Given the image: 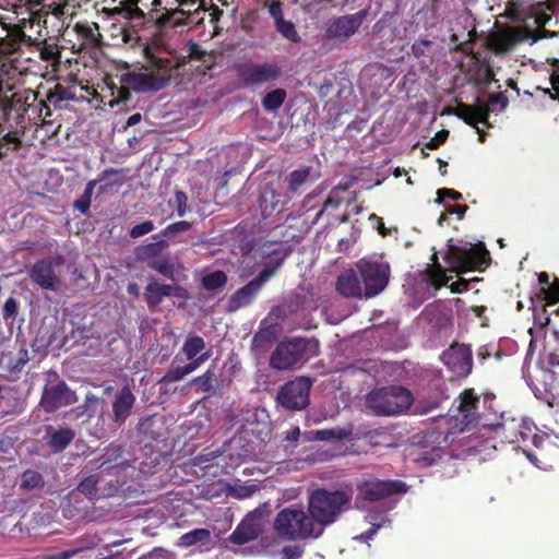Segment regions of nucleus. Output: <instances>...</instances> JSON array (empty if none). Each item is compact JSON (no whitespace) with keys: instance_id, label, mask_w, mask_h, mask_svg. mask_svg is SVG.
Wrapping results in <instances>:
<instances>
[{"instance_id":"nucleus-9","label":"nucleus","mask_w":559,"mask_h":559,"mask_svg":"<svg viewBox=\"0 0 559 559\" xmlns=\"http://www.w3.org/2000/svg\"><path fill=\"white\" fill-rule=\"evenodd\" d=\"M532 432L533 451H524L526 457L537 467L548 469L559 460V436L538 429L535 425Z\"/></svg>"},{"instance_id":"nucleus-19","label":"nucleus","mask_w":559,"mask_h":559,"mask_svg":"<svg viewBox=\"0 0 559 559\" xmlns=\"http://www.w3.org/2000/svg\"><path fill=\"white\" fill-rule=\"evenodd\" d=\"M442 360L454 377H466L472 370V350L467 345H452L442 354Z\"/></svg>"},{"instance_id":"nucleus-44","label":"nucleus","mask_w":559,"mask_h":559,"mask_svg":"<svg viewBox=\"0 0 559 559\" xmlns=\"http://www.w3.org/2000/svg\"><path fill=\"white\" fill-rule=\"evenodd\" d=\"M155 228L154 224L151 221L143 222L139 225H135L130 230V236L132 238H139L146 234H150Z\"/></svg>"},{"instance_id":"nucleus-55","label":"nucleus","mask_w":559,"mask_h":559,"mask_svg":"<svg viewBox=\"0 0 559 559\" xmlns=\"http://www.w3.org/2000/svg\"><path fill=\"white\" fill-rule=\"evenodd\" d=\"M448 135H449V131H447V130H442V131L438 132L436 134V136L432 138L427 143V147H429L431 150L437 148L440 144H442L447 140Z\"/></svg>"},{"instance_id":"nucleus-33","label":"nucleus","mask_w":559,"mask_h":559,"mask_svg":"<svg viewBox=\"0 0 559 559\" xmlns=\"http://www.w3.org/2000/svg\"><path fill=\"white\" fill-rule=\"evenodd\" d=\"M365 519L372 526V528L369 532L355 536V539L360 542H367L371 539L380 527L390 522L386 513L383 511L369 512Z\"/></svg>"},{"instance_id":"nucleus-3","label":"nucleus","mask_w":559,"mask_h":559,"mask_svg":"<svg viewBox=\"0 0 559 559\" xmlns=\"http://www.w3.org/2000/svg\"><path fill=\"white\" fill-rule=\"evenodd\" d=\"M353 499L352 490H313L307 500V509L322 536L325 527L335 523L340 515L349 509Z\"/></svg>"},{"instance_id":"nucleus-64","label":"nucleus","mask_w":559,"mask_h":559,"mask_svg":"<svg viewBox=\"0 0 559 559\" xmlns=\"http://www.w3.org/2000/svg\"><path fill=\"white\" fill-rule=\"evenodd\" d=\"M130 93L127 88L120 87L117 91V100L118 102H126L129 99Z\"/></svg>"},{"instance_id":"nucleus-47","label":"nucleus","mask_w":559,"mask_h":559,"mask_svg":"<svg viewBox=\"0 0 559 559\" xmlns=\"http://www.w3.org/2000/svg\"><path fill=\"white\" fill-rule=\"evenodd\" d=\"M152 5L155 10H163L164 12L158 16V20L162 23H169V21H164V16L168 10L176 9L177 3H171L170 0H153Z\"/></svg>"},{"instance_id":"nucleus-38","label":"nucleus","mask_w":559,"mask_h":559,"mask_svg":"<svg viewBox=\"0 0 559 559\" xmlns=\"http://www.w3.org/2000/svg\"><path fill=\"white\" fill-rule=\"evenodd\" d=\"M44 485L43 476L37 471L27 469L22 475L21 488L33 490Z\"/></svg>"},{"instance_id":"nucleus-29","label":"nucleus","mask_w":559,"mask_h":559,"mask_svg":"<svg viewBox=\"0 0 559 559\" xmlns=\"http://www.w3.org/2000/svg\"><path fill=\"white\" fill-rule=\"evenodd\" d=\"M209 357L210 355L207 353H204L185 366L174 367L166 372L162 380L164 382H177L185 376L197 370L202 364H204L209 359Z\"/></svg>"},{"instance_id":"nucleus-22","label":"nucleus","mask_w":559,"mask_h":559,"mask_svg":"<svg viewBox=\"0 0 559 559\" xmlns=\"http://www.w3.org/2000/svg\"><path fill=\"white\" fill-rule=\"evenodd\" d=\"M31 278L43 289L58 292L61 281L56 275L52 264L49 261H38L29 272Z\"/></svg>"},{"instance_id":"nucleus-63","label":"nucleus","mask_w":559,"mask_h":559,"mask_svg":"<svg viewBox=\"0 0 559 559\" xmlns=\"http://www.w3.org/2000/svg\"><path fill=\"white\" fill-rule=\"evenodd\" d=\"M549 362L551 367L555 368L554 372L559 376V354H551Z\"/></svg>"},{"instance_id":"nucleus-24","label":"nucleus","mask_w":559,"mask_h":559,"mask_svg":"<svg viewBox=\"0 0 559 559\" xmlns=\"http://www.w3.org/2000/svg\"><path fill=\"white\" fill-rule=\"evenodd\" d=\"M167 296L185 298L187 293L178 286L164 285L157 282H152L146 286L145 300L150 308L157 307L162 302L163 298Z\"/></svg>"},{"instance_id":"nucleus-7","label":"nucleus","mask_w":559,"mask_h":559,"mask_svg":"<svg viewBox=\"0 0 559 559\" xmlns=\"http://www.w3.org/2000/svg\"><path fill=\"white\" fill-rule=\"evenodd\" d=\"M413 395L409 390L392 385L371 391L366 399L367 406L377 415L394 416L409 408Z\"/></svg>"},{"instance_id":"nucleus-46","label":"nucleus","mask_w":559,"mask_h":559,"mask_svg":"<svg viewBox=\"0 0 559 559\" xmlns=\"http://www.w3.org/2000/svg\"><path fill=\"white\" fill-rule=\"evenodd\" d=\"M304 547L299 545L284 546L281 554L282 559H299L304 555Z\"/></svg>"},{"instance_id":"nucleus-32","label":"nucleus","mask_w":559,"mask_h":559,"mask_svg":"<svg viewBox=\"0 0 559 559\" xmlns=\"http://www.w3.org/2000/svg\"><path fill=\"white\" fill-rule=\"evenodd\" d=\"M352 435V430L345 428H333V429H321L310 431L306 433V439L319 440V441H331V440H344L348 439Z\"/></svg>"},{"instance_id":"nucleus-11","label":"nucleus","mask_w":559,"mask_h":559,"mask_svg":"<svg viewBox=\"0 0 559 559\" xmlns=\"http://www.w3.org/2000/svg\"><path fill=\"white\" fill-rule=\"evenodd\" d=\"M368 16L367 10L345 14L333 19L325 29V38L344 44L354 36Z\"/></svg>"},{"instance_id":"nucleus-6","label":"nucleus","mask_w":559,"mask_h":559,"mask_svg":"<svg viewBox=\"0 0 559 559\" xmlns=\"http://www.w3.org/2000/svg\"><path fill=\"white\" fill-rule=\"evenodd\" d=\"M177 3L176 9L168 10L164 16V21H169L175 26L188 25L199 26L209 16L210 23L214 27L213 35L219 33L217 21L222 11L217 8L209 10L205 0H170Z\"/></svg>"},{"instance_id":"nucleus-15","label":"nucleus","mask_w":559,"mask_h":559,"mask_svg":"<svg viewBox=\"0 0 559 559\" xmlns=\"http://www.w3.org/2000/svg\"><path fill=\"white\" fill-rule=\"evenodd\" d=\"M478 399L471 390L464 391L454 402L455 414L451 416L454 420L453 429L455 431H465L469 429L477 419Z\"/></svg>"},{"instance_id":"nucleus-27","label":"nucleus","mask_w":559,"mask_h":559,"mask_svg":"<svg viewBox=\"0 0 559 559\" xmlns=\"http://www.w3.org/2000/svg\"><path fill=\"white\" fill-rule=\"evenodd\" d=\"M206 547L213 545L212 532L207 528H195L181 535L177 542V546L187 548L191 546Z\"/></svg>"},{"instance_id":"nucleus-61","label":"nucleus","mask_w":559,"mask_h":559,"mask_svg":"<svg viewBox=\"0 0 559 559\" xmlns=\"http://www.w3.org/2000/svg\"><path fill=\"white\" fill-rule=\"evenodd\" d=\"M300 436L299 427H294L287 431L285 439L288 441H297Z\"/></svg>"},{"instance_id":"nucleus-34","label":"nucleus","mask_w":559,"mask_h":559,"mask_svg":"<svg viewBox=\"0 0 559 559\" xmlns=\"http://www.w3.org/2000/svg\"><path fill=\"white\" fill-rule=\"evenodd\" d=\"M286 96L285 90H273L264 96L262 105L266 111H276L284 104Z\"/></svg>"},{"instance_id":"nucleus-25","label":"nucleus","mask_w":559,"mask_h":559,"mask_svg":"<svg viewBox=\"0 0 559 559\" xmlns=\"http://www.w3.org/2000/svg\"><path fill=\"white\" fill-rule=\"evenodd\" d=\"M135 403V396L128 386H124L115 397L112 413L115 421L120 426L124 424Z\"/></svg>"},{"instance_id":"nucleus-5","label":"nucleus","mask_w":559,"mask_h":559,"mask_svg":"<svg viewBox=\"0 0 559 559\" xmlns=\"http://www.w3.org/2000/svg\"><path fill=\"white\" fill-rule=\"evenodd\" d=\"M491 441L495 443L491 448L497 449L498 445L513 444L527 440L534 428V423L524 419L518 412L512 408L502 409L499 405L491 403Z\"/></svg>"},{"instance_id":"nucleus-36","label":"nucleus","mask_w":559,"mask_h":559,"mask_svg":"<svg viewBox=\"0 0 559 559\" xmlns=\"http://www.w3.org/2000/svg\"><path fill=\"white\" fill-rule=\"evenodd\" d=\"M205 348V343L200 336H192L186 340L182 346V352L186 355L187 359L194 360L198 358L199 354L203 352Z\"/></svg>"},{"instance_id":"nucleus-26","label":"nucleus","mask_w":559,"mask_h":559,"mask_svg":"<svg viewBox=\"0 0 559 559\" xmlns=\"http://www.w3.org/2000/svg\"><path fill=\"white\" fill-rule=\"evenodd\" d=\"M148 265L154 271L170 280H178L183 274L182 265L177 261V259L169 257L153 259L150 261Z\"/></svg>"},{"instance_id":"nucleus-23","label":"nucleus","mask_w":559,"mask_h":559,"mask_svg":"<svg viewBox=\"0 0 559 559\" xmlns=\"http://www.w3.org/2000/svg\"><path fill=\"white\" fill-rule=\"evenodd\" d=\"M336 290L344 297L365 298L361 278L354 270H346L338 275Z\"/></svg>"},{"instance_id":"nucleus-28","label":"nucleus","mask_w":559,"mask_h":559,"mask_svg":"<svg viewBox=\"0 0 559 559\" xmlns=\"http://www.w3.org/2000/svg\"><path fill=\"white\" fill-rule=\"evenodd\" d=\"M118 4L114 8L104 9V12L110 16L122 15L126 20L142 19L143 12L138 7L140 0H111Z\"/></svg>"},{"instance_id":"nucleus-13","label":"nucleus","mask_w":559,"mask_h":559,"mask_svg":"<svg viewBox=\"0 0 559 559\" xmlns=\"http://www.w3.org/2000/svg\"><path fill=\"white\" fill-rule=\"evenodd\" d=\"M311 384V380L306 377L287 382L277 394L280 404L288 409L305 408L309 404Z\"/></svg>"},{"instance_id":"nucleus-8","label":"nucleus","mask_w":559,"mask_h":559,"mask_svg":"<svg viewBox=\"0 0 559 559\" xmlns=\"http://www.w3.org/2000/svg\"><path fill=\"white\" fill-rule=\"evenodd\" d=\"M365 289V298H372L385 289L390 265L382 258H364L356 263Z\"/></svg>"},{"instance_id":"nucleus-40","label":"nucleus","mask_w":559,"mask_h":559,"mask_svg":"<svg viewBox=\"0 0 559 559\" xmlns=\"http://www.w3.org/2000/svg\"><path fill=\"white\" fill-rule=\"evenodd\" d=\"M227 277L224 272L215 271L210 274H206L202 278L203 286L209 290H214L219 288L226 284Z\"/></svg>"},{"instance_id":"nucleus-37","label":"nucleus","mask_w":559,"mask_h":559,"mask_svg":"<svg viewBox=\"0 0 559 559\" xmlns=\"http://www.w3.org/2000/svg\"><path fill=\"white\" fill-rule=\"evenodd\" d=\"M536 301H538L536 297H531L534 323L540 328L547 326L550 323V312L548 311V307H551V305L543 301L540 308H537Z\"/></svg>"},{"instance_id":"nucleus-48","label":"nucleus","mask_w":559,"mask_h":559,"mask_svg":"<svg viewBox=\"0 0 559 559\" xmlns=\"http://www.w3.org/2000/svg\"><path fill=\"white\" fill-rule=\"evenodd\" d=\"M212 378L213 373L211 370H207L205 373H203L200 377L194 378L191 383L197 385L202 391H209L212 388Z\"/></svg>"},{"instance_id":"nucleus-35","label":"nucleus","mask_w":559,"mask_h":559,"mask_svg":"<svg viewBox=\"0 0 559 559\" xmlns=\"http://www.w3.org/2000/svg\"><path fill=\"white\" fill-rule=\"evenodd\" d=\"M535 297L538 301H545L551 306H555L557 302H559V278H555V281L548 287H542Z\"/></svg>"},{"instance_id":"nucleus-12","label":"nucleus","mask_w":559,"mask_h":559,"mask_svg":"<svg viewBox=\"0 0 559 559\" xmlns=\"http://www.w3.org/2000/svg\"><path fill=\"white\" fill-rule=\"evenodd\" d=\"M357 507L361 501H378L392 493L406 492L407 486L403 481H384L377 478H368L357 485Z\"/></svg>"},{"instance_id":"nucleus-53","label":"nucleus","mask_w":559,"mask_h":559,"mask_svg":"<svg viewBox=\"0 0 559 559\" xmlns=\"http://www.w3.org/2000/svg\"><path fill=\"white\" fill-rule=\"evenodd\" d=\"M478 281L477 277H474V278H471V280H465V278H460L459 281L456 282H453L451 285H450V288H451V292L452 293H456V294H460L464 290L467 289V286L471 282H476Z\"/></svg>"},{"instance_id":"nucleus-57","label":"nucleus","mask_w":559,"mask_h":559,"mask_svg":"<svg viewBox=\"0 0 559 559\" xmlns=\"http://www.w3.org/2000/svg\"><path fill=\"white\" fill-rule=\"evenodd\" d=\"M17 312V302L13 298H9L3 306V314L5 318L15 316Z\"/></svg>"},{"instance_id":"nucleus-52","label":"nucleus","mask_w":559,"mask_h":559,"mask_svg":"<svg viewBox=\"0 0 559 559\" xmlns=\"http://www.w3.org/2000/svg\"><path fill=\"white\" fill-rule=\"evenodd\" d=\"M176 203H177V214H178V216L179 217L185 216V214L188 211L187 195L183 192H181V191L176 192Z\"/></svg>"},{"instance_id":"nucleus-31","label":"nucleus","mask_w":559,"mask_h":559,"mask_svg":"<svg viewBox=\"0 0 559 559\" xmlns=\"http://www.w3.org/2000/svg\"><path fill=\"white\" fill-rule=\"evenodd\" d=\"M221 485L227 497L238 500L248 499L259 490V486L255 484H242L236 481L234 484L221 483Z\"/></svg>"},{"instance_id":"nucleus-4","label":"nucleus","mask_w":559,"mask_h":559,"mask_svg":"<svg viewBox=\"0 0 559 559\" xmlns=\"http://www.w3.org/2000/svg\"><path fill=\"white\" fill-rule=\"evenodd\" d=\"M275 535L286 542L318 539L321 537L308 509L289 506L281 509L273 520Z\"/></svg>"},{"instance_id":"nucleus-50","label":"nucleus","mask_w":559,"mask_h":559,"mask_svg":"<svg viewBox=\"0 0 559 559\" xmlns=\"http://www.w3.org/2000/svg\"><path fill=\"white\" fill-rule=\"evenodd\" d=\"M167 246H168V243L166 240H158L156 242L148 243L144 247L139 248V255L141 258H144L147 254L157 252V250L160 248H166Z\"/></svg>"},{"instance_id":"nucleus-60","label":"nucleus","mask_w":559,"mask_h":559,"mask_svg":"<svg viewBox=\"0 0 559 559\" xmlns=\"http://www.w3.org/2000/svg\"><path fill=\"white\" fill-rule=\"evenodd\" d=\"M55 16H60V15H63V14H67L68 13V4L67 3H63V4H56L52 9V12H51Z\"/></svg>"},{"instance_id":"nucleus-2","label":"nucleus","mask_w":559,"mask_h":559,"mask_svg":"<svg viewBox=\"0 0 559 559\" xmlns=\"http://www.w3.org/2000/svg\"><path fill=\"white\" fill-rule=\"evenodd\" d=\"M147 64L139 72H132L126 75L124 82L129 87L136 92H157L164 88L169 80L175 75L177 68L186 61L176 59V57H165L160 51L154 52L151 47H145Z\"/></svg>"},{"instance_id":"nucleus-39","label":"nucleus","mask_w":559,"mask_h":559,"mask_svg":"<svg viewBox=\"0 0 559 559\" xmlns=\"http://www.w3.org/2000/svg\"><path fill=\"white\" fill-rule=\"evenodd\" d=\"M276 31L286 39L298 43L300 37L296 31L295 25L285 19H280V21L275 22Z\"/></svg>"},{"instance_id":"nucleus-58","label":"nucleus","mask_w":559,"mask_h":559,"mask_svg":"<svg viewBox=\"0 0 559 559\" xmlns=\"http://www.w3.org/2000/svg\"><path fill=\"white\" fill-rule=\"evenodd\" d=\"M437 194H438V199H437L438 203H442L445 195L452 200H459L461 198V194L459 192H456L454 190H450V189H439Z\"/></svg>"},{"instance_id":"nucleus-30","label":"nucleus","mask_w":559,"mask_h":559,"mask_svg":"<svg viewBox=\"0 0 559 559\" xmlns=\"http://www.w3.org/2000/svg\"><path fill=\"white\" fill-rule=\"evenodd\" d=\"M47 433L50 438L48 445L52 452H60L66 449L75 436L74 431L70 428L53 429L49 427Z\"/></svg>"},{"instance_id":"nucleus-21","label":"nucleus","mask_w":559,"mask_h":559,"mask_svg":"<svg viewBox=\"0 0 559 559\" xmlns=\"http://www.w3.org/2000/svg\"><path fill=\"white\" fill-rule=\"evenodd\" d=\"M522 40L521 33L511 26L499 28V22L495 21L491 27V51L502 53L511 50Z\"/></svg>"},{"instance_id":"nucleus-14","label":"nucleus","mask_w":559,"mask_h":559,"mask_svg":"<svg viewBox=\"0 0 559 559\" xmlns=\"http://www.w3.org/2000/svg\"><path fill=\"white\" fill-rule=\"evenodd\" d=\"M266 520V513L258 508L246 515L236 530L229 536L233 544L243 545L254 540L263 532Z\"/></svg>"},{"instance_id":"nucleus-17","label":"nucleus","mask_w":559,"mask_h":559,"mask_svg":"<svg viewBox=\"0 0 559 559\" xmlns=\"http://www.w3.org/2000/svg\"><path fill=\"white\" fill-rule=\"evenodd\" d=\"M454 115L476 129L480 142L485 141V128L489 127V106L487 103L478 102L475 105L459 104L454 110Z\"/></svg>"},{"instance_id":"nucleus-56","label":"nucleus","mask_w":559,"mask_h":559,"mask_svg":"<svg viewBox=\"0 0 559 559\" xmlns=\"http://www.w3.org/2000/svg\"><path fill=\"white\" fill-rule=\"evenodd\" d=\"M4 142L14 144V148H16L20 144V140L15 135L8 133L5 136L0 139V156H4L7 154V152L9 151V147L8 148L3 147Z\"/></svg>"},{"instance_id":"nucleus-41","label":"nucleus","mask_w":559,"mask_h":559,"mask_svg":"<svg viewBox=\"0 0 559 559\" xmlns=\"http://www.w3.org/2000/svg\"><path fill=\"white\" fill-rule=\"evenodd\" d=\"M311 169L309 167H304L297 170H294L288 178L290 190H297L301 185H304L309 176Z\"/></svg>"},{"instance_id":"nucleus-42","label":"nucleus","mask_w":559,"mask_h":559,"mask_svg":"<svg viewBox=\"0 0 559 559\" xmlns=\"http://www.w3.org/2000/svg\"><path fill=\"white\" fill-rule=\"evenodd\" d=\"M93 545H95V542H93L90 546H81V547H75L73 549L60 551L58 554H52V555H47V556H38V559H70L81 551L92 549Z\"/></svg>"},{"instance_id":"nucleus-49","label":"nucleus","mask_w":559,"mask_h":559,"mask_svg":"<svg viewBox=\"0 0 559 559\" xmlns=\"http://www.w3.org/2000/svg\"><path fill=\"white\" fill-rule=\"evenodd\" d=\"M466 206L465 205H450V206H447L445 207V213L441 214L439 219H438V224L440 226L443 225V222L447 219V215L448 214H456L457 215V218L461 219L466 211Z\"/></svg>"},{"instance_id":"nucleus-54","label":"nucleus","mask_w":559,"mask_h":559,"mask_svg":"<svg viewBox=\"0 0 559 559\" xmlns=\"http://www.w3.org/2000/svg\"><path fill=\"white\" fill-rule=\"evenodd\" d=\"M269 13L273 17L274 23L280 21V19H284L282 4L280 1L275 0L269 4Z\"/></svg>"},{"instance_id":"nucleus-16","label":"nucleus","mask_w":559,"mask_h":559,"mask_svg":"<svg viewBox=\"0 0 559 559\" xmlns=\"http://www.w3.org/2000/svg\"><path fill=\"white\" fill-rule=\"evenodd\" d=\"M280 263L281 262H278L274 267H264L255 278L233 294L228 300V311L234 312L250 305L262 285L274 274L275 269Z\"/></svg>"},{"instance_id":"nucleus-1","label":"nucleus","mask_w":559,"mask_h":559,"mask_svg":"<svg viewBox=\"0 0 559 559\" xmlns=\"http://www.w3.org/2000/svg\"><path fill=\"white\" fill-rule=\"evenodd\" d=\"M486 254L487 249L484 242L450 245L443 258L448 266L442 267L435 253L431 257L432 263L419 274L416 293L421 298L430 297L439 288L447 286L453 278V274H461L469 270L485 271Z\"/></svg>"},{"instance_id":"nucleus-51","label":"nucleus","mask_w":559,"mask_h":559,"mask_svg":"<svg viewBox=\"0 0 559 559\" xmlns=\"http://www.w3.org/2000/svg\"><path fill=\"white\" fill-rule=\"evenodd\" d=\"M96 484L97 478L95 476H90L80 483L78 490L85 495L92 496L95 491Z\"/></svg>"},{"instance_id":"nucleus-45","label":"nucleus","mask_w":559,"mask_h":559,"mask_svg":"<svg viewBox=\"0 0 559 559\" xmlns=\"http://www.w3.org/2000/svg\"><path fill=\"white\" fill-rule=\"evenodd\" d=\"M490 104L491 111L497 109L503 110L508 106L509 99L506 96L504 92L491 93Z\"/></svg>"},{"instance_id":"nucleus-59","label":"nucleus","mask_w":559,"mask_h":559,"mask_svg":"<svg viewBox=\"0 0 559 559\" xmlns=\"http://www.w3.org/2000/svg\"><path fill=\"white\" fill-rule=\"evenodd\" d=\"M121 34L123 43L130 44L131 46H133L134 41L138 39L134 31L121 29Z\"/></svg>"},{"instance_id":"nucleus-10","label":"nucleus","mask_w":559,"mask_h":559,"mask_svg":"<svg viewBox=\"0 0 559 559\" xmlns=\"http://www.w3.org/2000/svg\"><path fill=\"white\" fill-rule=\"evenodd\" d=\"M309 343L302 338H290L281 342L271 356L272 368L284 370L302 364L308 358L306 350Z\"/></svg>"},{"instance_id":"nucleus-18","label":"nucleus","mask_w":559,"mask_h":559,"mask_svg":"<svg viewBox=\"0 0 559 559\" xmlns=\"http://www.w3.org/2000/svg\"><path fill=\"white\" fill-rule=\"evenodd\" d=\"M281 75V68L276 63H254L240 71V78L246 86H259L274 83Z\"/></svg>"},{"instance_id":"nucleus-20","label":"nucleus","mask_w":559,"mask_h":559,"mask_svg":"<svg viewBox=\"0 0 559 559\" xmlns=\"http://www.w3.org/2000/svg\"><path fill=\"white\" fill-rule=\"evenodd\" d=\"M76 401L75 393L64 382L60 381L45 388L40 404L47 412H55L60 407L72 405Z\"/></svg>"},{"instance_id":"nucleus-62","label":"nucleus","mask_w":559,"mask_h":559,"mask_svg":"<svg viewBox=\"0 0 559 559\" xmlns=\"http://www.w3.org/2000/svg\"><path fill=\"white\" fill-rule=\"evenodd\" d=\"M90 204H91V200L90 199H84V200H81V201H76L75 202V207L79 211H81L82 213H85L90 209Z\"/></svg>"},{"instance_id":"nucleus-43","label":"nucleus","mask_w":559,"mask_h":559,"mask_svg":"<svg viewBox=\"0 0 559 559\" xmlns=\"http://www.w3.org/2000/svg\"><path fill=\"white\" fill-rule=\"evenodd\" d=\"M191 228V224L186 221H180L168 225L160 234L167 238H173L179 233H186Z\"/></svg>"}]
</instances>
